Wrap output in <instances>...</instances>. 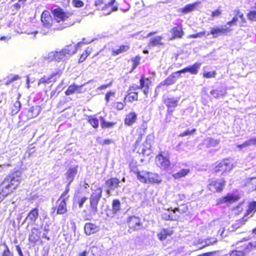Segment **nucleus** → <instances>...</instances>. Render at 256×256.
Listing matches in <instances>:
<instances>
[{
	"instance_id": "nucleus-1",
	"label": "nucleus",
	"mask_w": 256,
	"mask_h": 256,
	"mask_svg": "<svg viewBox=\"0 0 256 256\" xmlns=\"http://www.w3.org/2000/svg\"><path fill=\"white\" fill-rule=\"evenodd\" d=\"M22 180V172L17 170L7 176L0 184V202L18 186Z\"/></svg>"
},
{
	"instance_id": "nucleus-2",
	"label": "nucleus",
	"mask_w": 256,
	"mask_h": 256,
	"mask_svg": "<svg viewBox=\"0 0 256 256\" xmlns=\"http://www.w3.org/2000/svg\"><path fill=\"white\" fill-rule=\"evenodd\" d=\"M72 45H68L64 48L50 52L44 56V60L48 62L63 60L67 54L72 55L76 53V50H72Z\"/></svg>"
},
{
	"instance_id": "nucleus-3",
	"label": "nucleus",
	"mask_w": 256,
	"mask_h": 256,
	"mask_svg": "<svg viewBox=\"0 0 256 256\" xmlns=\"http://www.w3.org/2000/svg\"><path fill=\"white\" fill-rule=\"evenodd\" d=\"M137 178L140 182L146 184H160L162 182L161 177L156 173L142 170L137 172Z\"/></svg>"
},
{
	"instance_id": "nucleus-4",
	"label": "nucleus",
	"mask_w": 256,
	"mask_h": 256,
	"mask_svg": "<svg viewBox=\"0 0 256 256\" xmlns=\"http://www.w3.org/2000/svg\"><path fill=\"white\" fill-rule=\"evenodd\" d=\"M41 228H32L28 235V240L30 242L32 243H36L38 241L40 238L42 236V238H45L47 240H50V238L47 236L48 233L49 231L48 226H45L44 228V232L42 234Z\"/></svg>"
},
{
	"instance_id": "nucleus-5",
	"label": "nucleus",
	"mask_w": 256,
	"mask_h": 256,
	"mask_svg": "<svg viewBox=\"0 0 256 256\" xmlns=\"http://www.w3.org/2000/svg\"><path fill=\"white\" fill-rule=\"evenodd\" d=\"M102 189L98 188L92 190L90 198V202L92 212L94 214L98 212V205L102 196Z\"/></svg>"
},
{
	"instance_id": "nucleus-6",
	"label": "nucleus",
	"mask_w": 256,
	"mask_h": 256,
	"mask_svg": "<svg viewBox=\"0 0 256 256\" xmlns=\"http://www.w3.org/2000/svg\"><path fill=\"white\" fill-rule=\"evenodd\" d=\"M156 164L161 170H168L170 164L168 154L161 152L156 158Z\"/></svg>"
},
{
	"instance_id": "nucleus-7",
	"label": "nucleus",
	"mask_w": 256,
	"mask_h": 256,
	"mask_svg": "<svg viewBox=\"0 0 256 256\" xmlns=\"http://www.w3.org/2000/svg\"><path fill=\"white\" fill-rule=\"evenodd\" d=\"M210 32L208 35L211 34L213 36V38H218L221 36H226L232 30V29L227 26V25H223L219 26L210 28Z\"/></svg>"
},
{
	"instance_id": "nucleus-8",
	"label": "nucleus",
	"mask_w": 256,
	"mask_h": 256,
	"mask_svg": "<svg viewBox=\"0 0 256 256\" xmlns=\"http://www.w3.org/2000/svg\"><path fill=\"white\" fill-rule=\"evenodd\" d=\"M54 20L57 22L68 21L71 15L69 13L65 12L61 8H56L52 10Z\"/></svg>"
},
{
	"instance_id": "nucleus-9",
	"label": "nucleus",
	"mask_w": 256,
	"mask_h": 256,
	"mask_svg": "<svg viewBox=\"0 0 256 256\" xmlns=\"http://www.w3.org/2000/svg\"><path fill=\"white\" fill-rule=\"evenodd\" d=\"M127 222L128 228L133 231L140 230L142 227L140 218L135 216H130Z\"/></svg>"
},
{
	"instance_id": "nucleus-10",
	"label": "nucleus",
	"mask_w": 256,
	"mask_h": 256,
	"mask_svg": "<svg viewBox=\"0 0 256 256\" xmlns=\"http://www.w3.org/2000/svg\"><path fill=\"white\" fill-rule=\"evenodd\" d=\"M225 186V182L222 179H219L211 182L208 188L212 192H220Z\"/></svg>"
},
{
	"instance_id": "nucleus-11",
	"label": "nucleus",
	"mask_w": 256,
	"mask_h": 256,
	"mask_svg": "<svg viewBox=\"0 0 256 256\" xmlns=\"http://www.w3.org/2000/svg\"><path fill=\"white\" fill-rule=\"evenodd\" d=\"M180 98H166L164 102V103L168 108V113L171 114L174 111L175 108L178 106Z\"/></svg>"
},
{
	"instance_id": "nucleus-12",
	"label": "nucleus",
	"mask_w": 256,
	"mask_h": 256,
	"mask_svg": "<svg viewBox=\"0 0 256 256\" xmlns=\"http://www.w3.org/2000/svg\"><path fill=\"white\" fill-rule=\"evenodd\" d=\"M232 164L229 160H224L221 162L219 164L214 168L215 172H228L232 169Z\"/></svg>"
},
{
	"instance_id": "nucleus-13",
	"label": "nucleus",
	"mask_w": 256,
	"mask_h": 256,
	"mask_svg": "<svg viewBox=\"0 0 256 256\" xmlns=\"http://www.w3.org/2000/svg\"><path fill=\"white\" fill-rule=\"evenodd\" d=\"M52 19L48 11H44L41 16V22L42 24V26L48 29L52 26Z\"/></svg>"
},
{
	"instance_id": "nucleus-14",
	"label": "nucleus",
	"mask_w": 256,
	"mask_h": 256,
	"mask_svg": "<svg viewBox=\"0 0 256 256\" xmlns=\"http://www.w3.org/2000/svg\"><path fill=\"white\" fill-rule=\"evenodd\" d=\"M78 172V166H74L70 167L66 174V177L68 182V186H70V184L73 181L76 175Z\"/></svg>"
},
{
	"instance_id": "nucleus-15",
	"label": "nucleus",
	"mask_w": 256,
	"mask_h": 256,
	"mask_svg": "<svg viewBox=\"0 0 256 256\" xmlns=\"http://www.w3.org/2000/svg\"><path fill=\"white\" fill-rule=\"evenodd\" d=\"M239 197L233 194H228L226 196L220 198L218 200V204H222L224 203L228 202L232 204L238 200Z\"/></svg>"
},
{
	"instance_id": "nucleus-16",
	"label": "nucleus",
	"mask_w": 256,
	"mask_h": 256,
	"mask_svg": "<svg viewBox=\"0 0 256 256\" xmlns=\"http://www.w3.org/2000/svg\"><path fill=\"white\" fill-rule=\"evenodd\" d=\"M150 144L148 142V140L146 139L144 144L142 146H138L136 150L138 153L140 154L148 156L150 153Z\"/></svg>"
},
{
	"instance_id": "nucleus-17",
	"label": "nucleus",
	"mask_w": 256,
	"mask_h": 256,
	"mask_svg": "<svg viewBox=\"0 0 256 256\" xmlns=\"http://www.w3.org/2000/svg\"><path fill=\"white\" fill-rule=\"evenodd\" d=\"M151 84V82L148 78L142 77L140 80V86H137L138 88L142 90L144 93L147 96L148 92L149 86Z\"/></svg>"
},
{
	"instance_id": "nucleus-18",
	"label": "nucleus",
	"mask_w": 256,
	"mask_h": 256,
	"mask_svg": "<svg viewBox=\"0 0 256 256\" xmlns=\"http://www.w3.org/2000/svg\"><path fill=\"white\" fill-rule=\"evenodd\" d=\"M120 183V180L116 178H112L108 180L106 182V184L108 187L106 190L107 193L109 194L110 190H114L118 188Z\"/></svg>"
},
{
	"instance_id": "nucleus-19",
	"label": "nucleus",
	"mask_w": 256,
	"mask_h": 256,
	"mask_svg": "<svg viewBox=\"0 0 256 256\" xmlns=\"http://www.w3.org/2000/svg\"><path fill=\"white\" fill-rule=\"evenodd\" d=\"M201 63L196 62L192 66L185 68L180 70V72H189L192 74H196L198 73V70L200 68Z\"/></svg>"
},
{
	"instance_id": "nucleus-20",
	"label": "nucleus",
	"mask_w": 256,
	"mask_h": 256,
	"mask_svg": "<svg viewBox=\"0 0 256 256\" xmlns=\"http://www.w3.org/2000/svg\"><path fill=\"white\" fill-rule=\"evenodd\" d=\"M251 146H256V137H252L246 140L242 144H238L236 148L240 150Z\"/></svg>"
},
{
	"instance_id": "nucleus-21",
	"label": "nucleus",
	"mask_w": 256,
	"mask_h": 256,
	"mask_svg": "<svg viewBox=\"0 0 256 256\" xmlns=\"http://www.w3.org/2000/svg\"><path fill=\"white\" fill-rule=\"evenodd\" d=\"M170 32L172 35V37L170 38L171 40H174L176 38H182L184 34V32L182 27L178 26L172 28L170 30Z\"/></svg>"
},
{
	"instance_id": "nucleus-22",
	"label": "nucleus",
	"mask_w": 256,
	"mask_h": 256,
	"mask_svg": "<svg viewBox=\"0 0 256 256\" xmlns=\"http://www.w3.org/2000/svg\"><path fill=\"white\" fill-rule=\"evenodd\" d=\"M84 229L86 234L88 236L94 234L98 230L96 225L90 222L86 224Z\"/></svg>"
},
{
	"instance_id": "nucleus-23",
	"label": "nucleus",
	"mask_w": 256,
	"mask_h": 256,
	"mask_svg": "<svg viewBox=\"0 0 256 256\" xmlns=\"http://www.w3.org/2000/svg\"><path fill=\"white\" fill-rule=\"evenodd\" d=\"M56 204H58L56 214H62L66 212V204L64 200H58Z\"/></svg>"
},
{
	"instance_id": "nucleus-24",
	"label": "nucleus",
	"mask_w": 256,
	"mask_h": 256,
	"mask_svg": "<svg viewBox=\"0 0 256 256\" xmlns=\"http://www.w3.org/2000/svg\"><path fill=\"white\" fill-rule=\"evenodd\" d=\"M137 119V115L134 112H132L127 114L124 120L125 124L130 126L132 125Z\"/></svg>"
},
{
	"instance_id": "nucleus-25",
	"label": "nucleus",
	"mask_w": 256,
	"mask_h": 256,
	"mask_svg": "<svg viewBox=\"0 0 256 256\" xmlns=\"http://www.w3.org/2000/svg\"><path fill=\"white\" fill-rule=\"evenodd\" d=\"M38 216V210L35 208L31 210L28 214L26 218V220H28L30 222H34Z\"/></svg>"
},
{
	"instance_id": "nucleus-26",
	"label": "nucleus",
	"mask_w": 256,
	"mask_h": 256,
	"mask_svg": "<svg viewBox=\"0 0 256 256\" xmlns=\"http://www.w3.org/2000/svg\"><path fill=\"white\" fill-rule=\"evenodd\" d=\"M40 112L38 106H32L30 108L28 112L27 116L28 118L31 119L37 116Z\"/></svg>"
},
{
	"instance_id": "nucleus-27",
	"label": "nucleus",
	"mask_w": 256,
	"mask_h": 256,
	"mask_svg": "<svg viewBox=\"0 0 256 256\" xmlns=\"http://www.w3.org/2000/svg\"><path fill=\"white\" fill-rule=\"evenodd\" d=\"M220 140L214 139L212 138H208L204 141V144L206 146V148L215 147L218 144Z\"/></svg>"
},
{
	"instance_id": "nucleus-28",
	"label": "nucleus",
	"mask_w": 256,
	"mask_h": 256,
	"mask_svg": "<svg viewBox=\"0 0 256 256\" xmlns=\"http://www.w3.org/2000/svg\"><path fill=\"white\" fill-rule=\"evenodd\" d=\"M190 172V170L188 168L182 169L180 172L172 174V176L174 179H178L186 176Z\"/></svg>"
},
{
	"instance_id": "nucleus-29",
	"label": "nucleus",
	"mask_w": 256,
	"mask_h": 256,
	"mask_svg": "<svg viewBox=\"0 0 256 256\" xmlns=\"http://www.w3.org/2000/svg\"><path fill=\"white\" fill-rule=\"evenodd\" d=\"M172 234V230L169 229H163L158 234V238L161 240H165L167 236H170Z\"/></svg>"
},
{
	"instance_id": "nucleus-30",
	"label": "nucleus",
	"mask_w": 256,
	"mask_h": 256,
	"mask_svg": "<svg viewBox=\"0 0 256 256\" xmlns=\"http://www.w3.org/2000/svg\"><path fill=\"white\" fill-rule=\"evenodd\" d=\"M130 48L128 46H121L117 49H113L112 50V54L114 56H117L121 53L126 52Z\"/></svg>"
},
{
	"instance_id": "nucleus-31",
	"label": "nucleus",
	"mask_w": 256,
	"mask_h": 256,
	"mask_svg": "<svg viewBox=\"0 0 256 256\" xmlns=\"http://www.w3.org/2000/svg\"><path fill=\"white\" fill-rule=\"evenodd\" d=\"M162 37L160 36H156L151 38L150 40V45L152 46H154L162 44Z\"/></svg>"
},
{
	"instance_id": "nucleus-32",
	"label": "nucleus",
	"mask_w": 256,
	"mask_h": 256,
	"mask_svg": "<svg viewBox=\"0 0 256 256\" xmlns=\"http://www.w3.org/2000/svg\"><path fill=\"white\" fill-rule=\"evenodd\" d=\"M21 108V104L20 102L18 100L13 104V106L11 108V112L10 114L12 115H15L18 113V112L20 110Z\"/></svg>"
},
{
	"instance_id": "nucleus-33",
	"label": "nucleus",
	"mask_w": 256,
	"mask_h": 256,
	"mask_svg": "<svg viewBox=\"0 0 256 256\" xmlns=\"http://www.w3.org/2000/svg\"><path fill=\"white\" fill-rule=\"evenodd\" d=\"M198 3L196 2L186 5L182 8V12L183 13L186 14L194 10L196 8V6L198 5Z\"/></svg>"
},
{
	"instance_id": "nucleus-34",
	"label": "nucleus",
	"mask_w": 256,
	"mask_h": 256,
	"mask_svg": "<svg viewBox=\"0 0 256 256\" xmlns=\"http://www.w3.org/2000/svg\"><path fill=\"white\" fill-rule=\"evenodd\" d=\"M256 211V202H252L250 203L248 208L246 210V215L252 216Z\"/></svg>"
},
{
	"instance_id": "nucleus-35",
	"label": "nucleus",
	"mask_w": 256,
	"mask_h": 256,
	"mask_svg": "<svg viewBox=\"0 0 256 256\" xmlns=\"http://www.w3.org/2000/svg\"><path fill=\"white\" fill-rule=\"evenodd\" d=\"M175 75H170L160 84L163 86H170L174 84L176 82V79L174 78Z\"/></svg>"
},
{
	"instance_id": "nucleus-36",
	"label": "nucleus",
	"mask_w": 256,
	"mask_h": 256,
	"mask_svg": "<svg viewBox=\"0 0 256 256\" xmlns=\"http://www.w3.org/2000/svg\"><path fill=\"white\" fill-rule=\"evenodd\" d=\"M217 242L216 238H210L207 239H204V244L200 247L199 248L202 249L206 246H208L212 244H214Z\"/></svg>"
},
{
	"instance_id": "nucleus-37",
	"label": "nucleus",
	"mask_w": 256,
	"mask_h": 256,
	"mask_svg": "<svg viewBox=\"0 0 256 256\" xmlns=\"http://www.w3.org/2000/svg\"><path fill=\"white\" fill-rule=\"evenodd\" d=\"M138 98V93L134 92L130 93L126 96L124 98V100H128L132 102L134 100H137Z\"/></svg>"
},
{
	"instance_id": "nucleus-38",
	"label": "nucleus",
	"mask_w": 256,
	"mask_h": 256,
	"mask_svg": "<svg viewBox=\"0 0 256 256\" xmlns=\"http://www.w3.org/2000/svg\"><path fill=\"white\" fill-rule=\"evenodd\" d=\"M78 88L79 86H76L74 84L70 85L68 86L66 91L65 94L67 96L70 95L76 92L78 89Z\"/></svg>"
},
{
	"instance_id": "nucleus-39",
	"label": "nucleus",
	"mask_w": 256,
	"mask_h": 256,
	"mask_svg": "<svg viewBox=\"0 0 256 256\" xmlns=\"http://www.w3.org/2000/svg\"><path fill=\"white\" fill-rule=\"evenodd\" d=\"M112 211L117 212L120 208V202L118 200H114L112 203Z\"/></svg>"
},
{
	"instance_id": "nucleus-40",
	"label": "nucleus",
	"mask_w": 256,
	"mask_h": 256,
	"mask_svg": "<svg viewBox=\"0 0 256 256\" xmlns=\"http://www.w3.org/2000/svg\"><path fill=\"white\" fill-rule=\"evenodd\" d=\"M88 122L94 128H97L98 126V120L95 116H88Z\"/></svg>"
},
{
	"instance_id": "nucleus-41",
	"label": "nucleus",
	"mask_w": 256,
	"mask_h": 256,
	"mask_svg": "<svg viewBox=\"0 0 256 256\" xmlns=\"http://www.w3.org/2000/svg\"><path fill=\"white\" fill-rule=\"evenodd\" d=\"M210 93L214 97L218 98L223 96L225 93V91L224 90H212Z\"/></svg>"
},
{
	"instance_id": "nucleus-42",
	"label": "nucleus",
	"mask_w": 256,
	"mask_h": 256,
	"mask_svg": "<svg viewBox=\"0 0 256 256\" xmlns=\"http://www.w3.org/2000/svg\"><path fill=\"white\" fill-rule=\"evenodd\" d=\"M69 191V186H68V185H66V188L65 190L61 194L60 198H58V200H64V202H66L68 200L69 196L68 195V192Z\"/></svg>"
},
{
	"instance_id": "nucleus-43",
	"label": "nucleus",
	"mask_w": 256,
	"mask_h": 256,
	"mask_svg": "<svg viewBox=\"0 0 256 256\" xmlns=\"http://www.w3.org/2000/svg\"><path fill=\"white\" fill-rule=\"evenodd\" d=\"M100 119L101 120V126L102 128L112 127L114 124L113 122H106L104 118L102 116L100 118Z\"/></svg>"
},
{
	"instance_id": "nucleus-44",
	"label": "nucleus",
	"mask_w": 256,
	"mask_h": 256,
	"mask_svg": "<svg viewBox=\"0 0 256 256\" xmlns=\"http://www.w3.org/2000/svg\"><path fill=\"white\" fill-rule=\"evenodd\" d=\"M115 0H112L108 4H106L105 8H110V10L106 14H109L111 13L112 11H116L118 10V8L116 6H113L112 7V4L114 2Z\"/></svg>"
},
{
	"instance_id": "nucleus-45",
	"label": "nucleus",
	"mask_w": 256,
	"mask_h": 256,
	"mask_svg": "<svg viewBox=\"0 0 256 256\" xmlns=\"http://www.w3.org/2000/svg\"><path fill=\"white\" fill-rule=\"evenodd\" d=\"M140 56H136V57L132 58V69L134 70L140 64Z\"/></svg>"
},
{
	"instance_id": "nucleus-46",
	"label": "nucleus",
	"mask_w": 256,
	"mask_h": 256,
	"mask_svg": "<svg viewBox=\"0 0 256 256\" xmlns=\"http://www.w3.org/2000/svg\"><path fill=\"white\" fill-rule=\"evenodd\" d=\"M205 34H206V32L203 31V32H200L196 33V34H190L188 36V38H202V37L204 36L205 35Z\"/></svg>"
},
{
	"instance_id": "nucleus-47",
	"label": "nucleus",
	"mask_w": 256,
	"mask_h": 256,
	"mask_svg": "<svg viewBox=\"0 0 256 256\" xmlns=\"http://www.w3.org/2000/svg\"><path fill=\"white\" fill-rule=\"evenodd\" d=\"M245 220H246V219L245 220V216H244L242 220H239L236 221L234 224H232L233 228L236 229L238 228L240 225L244 224V222Z\"/></svg>"
},
{
	"instance_id": "nucleus-48",
	"label": "nucleus",
	"mask_w": 256,
	"mask_h": 256,
	"mask_svg": "<svg viewBox=\"0 0 256 256\" xmlns=\"http://www.w3.org/2000/svg\"><path fill=\"white\" fill-rule=\"evenodd\" d=\"M2 244L4 246L5 249L2 252V256H10V252L9 250V248H8V246L5 242H4Z\"/></svg>"
},
{
	"instance_id": "nucleus-49",
	"label": "nucleus",
	"mask_w": 256,
	"mask_h": 256,
	"mask_svg": "<svg viewBox=\"0 0 256 256\" xmlns=\"http://www.w3.org/2000/svg\"><path fill=\"white\" fill-rule=\"evenodd\" d=\"M72 4L76 8H80L84 6V2L80 0H72Z\"/></svg>"
},
{
	"instance_id": "nucleus-50",
	"label": "nucleus",
	"mask_w": 256,
	"mask_h": 256,
	"mask_svg": "<svg viewBox=\"0 0 256 256\" xmlns=\"http://www.w3.org/2000/svg\"><path fill=\"white\" fill-rule=\"evenodd\" d=\"M196 130L194 128L191 130H188L184 132L181 133L179 136L180 137H184L188 135H190L196 132Z\"/></svg>"
},
{
	"instance_id": "nucleus-51",
	"label": "nucleus",
	"mask_w": 256,
	"mask_h": 256,
	"mask_svg": "<svg viewBox=\"0 0 256 256\" xmlns=\"http://www.w3.org/2000/svg\"><path fill=\"white\" fill-rule=\"evenodd\" d=\"M140 134L137 138V140L135 143V150H136L138 146L139 145V142L142 140V136L144 134H142V130H140Z\"/></svg>"
},
{
	"instance_id": "nucleus-52",
	"label": "nucleus",
	"mask_w": 256,
	"mask_h": 256,
	"mask_svg": "<svg viewBox=\"0 0 256 256\" xmlns=\"http://www.w3.org/2000/svg\"><path fill=\"white\" fill-rule=\"evenodd\" d=\"M90 42L89 41H86L85 40V39L84 38L82 40V42H78L75 48L72 50H76V51L77 49L80 48L82 44H89Z\"/></svg>"
},
{
	"instance_id": "nucleus-53",
	"label": "nucleus",
	"mask_w": 256,
	"mask_h": 256,
	"mask_svg": "<svg viewBox=\"0 0 256 256\" xmlns=\"http://www.w3.org/2000/svg\"><path fill=\"white\" fill-rule=\"evenodd\" d=\"M114 106L118 110H122L124 108V104L122 102H116L114 104Z\"/></svg>"
},
{
	"instance_id": "nucleus-54",
	"label": "nucleus",
	"mask_w": 256,
	"mask_h": 256,
	"mask_svg": "<svg viewBox=\"0 0 256 256\" xmlns=\"http://www.w3.org/2000/svg\"><path fill=\"white\" fill-rule=\"evenodd\" d=\"M216 72H210L204 74V77L206 78H211L215 77Z\"/></svg>"
},
{
	"instance_id": "nucleus-55",
	"label": "nucleus",
	"mask_w": 256,
	"mask_h": 256,
	"mask_svg": "<svg viewBox=\"0 0 256 256\" xmlns=\"http://www.w3.org/2000/svg\"><path fill=\"white\" fill-rule=\"evenodd\" d=\"M230 256H244V254L239 250H234L230 254Z\"/></svg>"
},
{
	"instance_id": "nucleus-56",
	"label": "nucleus",
	"mask_w": 256,
	"mask_h": 256,
	"mask_svg": "<svg viewBox=\"0 0 256 256\" xmlns=\"http://www.w3.org/2000/svg\"><path fill=\"white\" fill-rule=\"evenodd\" d=\"M115 94V92H107L105 96V99L107 102L110 100V96H114Z\"/></svg>"
},
{
	"instance_id": "nucleus-57",
	"label": "nucleus",
	"mask_w": 256,
	"mask_h": 256,
	"mask_svg": "<svg viewBox=\"0 0 256 256\" xmlns=\"http://www.w3.org/2000/svg\"><path fill=\"white\" fill-rule=\"evenodd\" d=\"M238 18L236 16H234L232 20L230 22H228L226 25H227V26L230 28V26L234 24L238 21Z\"/></svg>"
},
{
	"instance_id": "nucleus-58",
	"label": "nucleus",
	"mask_w": 256,
	"mask_h": 256,
	"mask_svg": "<svg viewBox=\"0 0 256 256\" xmlns=\"http://www.w3.org/2000/svg\"><path fill=\"white\" fill-rule=\"evenodd\" d=\"M88 198L86 196L82 197L80 198L78 202V206L80 208L82 207L84 204L86 202Z\"/></svg>"
},
{
	"instance_id": "nucleus-59",
	"label": "nucleus",
	"mask_w": 256,
	"mask_h": 256,
	"mask_svg": "<svg viewBox=\"0 0 256 256\" xmlns=\"http://www.w3.org/2000/svg\"><path fill=\"white\" fill-rule=\"evenodd\" d=\"M50 82V78H42L39 80L38 84L40 85L41 84L48 83Z\"/></svg>"
},
{
	"instance_id": "nucleus-60",
	"label": "nucleus",
	"mask_w": 256,
	"mask_h": 256,
	"mask_svg": "<svg viewBox=\"0 0 256 256\" xmlns=\"http://www.w3.org/2000/svg\"><path fill=\"white\" fill-rule=\"evenodd\" d=\"M221 14V11L219 10H217L212 12V16L213 17L218 16Z\"/></svg>"
},
{
	"instance_id": "nucleus-61",
	"label": "nucleus",
	"mask_w": 256,
	"mask_h": 256,
	"mask_svg": "<svg viewBox=\"0 0 256 256\" xmlns=\"http://www.w3.org/2000/svg\"><path fill=\"white\" fill-rule=\"evenodd\" d=\"M204 239H198V240H195L194 242V244L195 245L200 244H202V246L204 244Z\"/></svg>"
},
{
	"instance_id": "nucleus-62",
	"label": "nucleus",
	"mask_w": 256,
	"mask_h": 256,
	"mask_svg": "<svg viewBox=\"0 0 256 256\" xmlns=\"http://www.w3.org/2000/svg\"><path fill=\"white\" fill-rule=\"evenodd\" d=\"M88 56V54H86H86H82L80 58V59H79V62H82L83 61H84L85 60V59Z\"/></svg>"
},
{
	"instance_id": "nucleus-63",
	"label": "nucleus",
	"mask_w": 256,
	"mask_h": 256,
	"mask_svg": "<svg viewBox=\"0 0 256 256\" xmlns=\"http://www.w3.org/2000/svg\"><path fill=\"white\" fill-rule=\"evenodd\" d=\"M74 24V22H65L64 24V25L62 26V28H67L68 26H70L73 25Z\"/></svg>"
},
{
	"instance_id": "nucleus-64",
	"label": "nucleus",
	"mask_w": 256,
	"mask_h": 256,
	"mask_svg": "<svg viewBox=\"0 0 256 256\" xmlns=\"http://www.w3.org/2000/svg\"><path fill=\"white\" fill-rule=\"evenodd\" d=\"M16 250L18 251V254L20 256H24L22 252V251L21 250V248H20V246L18 245L16 246Z\"/></svg>"
}]
</instances>
